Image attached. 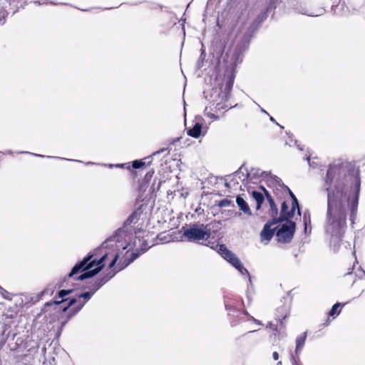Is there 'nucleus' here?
<instances>
[{"label": "nucleus", "instance_id": "nucleus-7", "mask_svg": "<svg viewBox=\"0 0 365 365\" xmlns=\"http://www.w3.org/2000/svg\"><path fill=\"white\" fill-rule=\"evenodd\" d=\"M277 222V221L274 219V221L272 222L267 223L264 225V228L260 233L261 242H263L264 245H267L273 237L275 229H272L271 227L274 224H276Z\"/></svg>", "mask_w": 365, "mask_h": 365}, {"label": "nucleus", "instance_id": "nucleus-20", "mask_svg": "<svg viewBox=\"0 0 365 365\" xmlns=\"http://www.w3.org/2000/svg\"><path fill=\"white\" fill-rule=\"evenodd\" d=\"M144 165H145L144 162L139 161V160H135L133 163V167L134 168H140L143 167Z\"/></svg>", "mask_w": 365, "mask_h": 365}, {"label": "nucleus", "instance_id": "nucleus-19", "mask_svg": "<svg viewBox=\"0 0 365 365\" xmlns=\"http://www.w3.org/2000/svg\"><path fill=\"white\" fill-rule=\"evenodd\" d=\"M73 292L72 289H68V290H61L59 292H58V297L60 298H63L64 297H66V295L69 294L70 293H71Z\"/></svg>", "mask_w": 365, "mask_h": 365}, {"label": "nucleus", "instance_id": "nucleus-23", "mask_svg": "<svg viewBox=\"0 0 365 365\" xmlns=\"http://www.w3.org/2000/svg\"><path fill=\"white\" fill-rule=\"evenodd\" d=\"M118 258V254L113 255V258L111 262L109 264V267L111 268V267H113L114 266V264H115Z\"/></svg>", "mask_w": 365, "mask_h": 365}, {"label": "nucleus", "instance_id": "nucleus-9", "mask_svg": "<svg viewBox=\"0 0 365 365\" xmlns=\"http://www.w3.org/2000/svg\"><path fill=\"white\" fill-rule=\"evenodd\" d=\"M296 207L294 205H292V209L289 211H287L288 206L285 202H284L282 205V210H281V216L279 220H288V219L293 217L294 215V212L296 210Z\"/></svg>", "mask_w": 365, "mask_h": 365}, {"label": "nucleus", "instance_id": "nucleus-24", "mask_svg": "<svg viewBox=\"0 0 365 365\" xmlns=\"http://www.w3.org/2000/svg\"><path fill=\"white\" fill-rule=\"evenodd\" d=\"M91 293H90V292H86V293H84V294H81V295L79 296V297H83V298H84V299H88L91 297Z\"/></svg>", "mask_w": 365, "mask_h": 365}, {"label": "nucleus", "instance_id": "nucleus-2", "mask_svg": "<svg viewBox=\"0 0 365 365\" xmlns=\"http://www.w3.org/2000/svg\"><path fill=\"white\" fill-rule=\"evenodd\" d=\"M109 254V252H105L102 257L98 261L95 259L91 261L93 255L88 256L73 268L71 272L68 274V277H72L80 270H82L84 272L78 277V280H83L93 277L103 269L105 265L104 262Z\"/></svg>", "mask_w": 365, "mask_h": 365}, {"label": "nucleus", "instance_id": "nucleus-28", "mask_svg": "<svg viewBox=\"0 0 365 365\" xmlns=\"http://www.w3.org/2000/svg\"><path fill=\"white\" fill-rule=\"evenodd\" d=\"M294 365H298L295 361H294Z\"/></svg>", "mask_w": 365, "mask_h": 365}, {"label": "nucleus", "instance_id": "nucleus-11", "mask_svg": "<svg viewBox=\"0 0 365 365\" xmlns=\"http://www.w3.org/2000/svg\"><path fill=\"white\" fill-rule=\"evenodd\" d=\"M202 125L201 123H197L193 128L187 130V135L195 138H197L201 135Z\"/></svg>", "mask_w": 365, "mask_h": 365}, {"label": "nucleus", "instance_id": "nucleus-17", "mask_svg": "<svg viewBox=\"0 0 365 365\" xmlns=\"http://www.w3.org/2000/svg\"><path fill=\"white\" fill-rule=\"evenodd\" d=\"M233 86V79L232 78H230L227 83H226V85H225V91L229 93L231 89H232V87Z\"/></svg>", "mask_w": 365, "mask_h": 365}, {"label": "nucleus", "instance_id": "nucleus-21", "mask_svg": "<svg viewBox=\"0 0 365 365\" xmlns=\"http://www.w3.org/2000/svg\"><path fill=\"white\" fill-rule=\"evenodd\" d=\"M290 195L291 197H292L293 199V202H292V205H294L295 207L297 208L298 210V213L300 215V211H299V205H298V202H297V198L295 197V196L293 195V193L292 192H290Z\"/></svg>", "mask_w": 365, "mask_h": 365}, {"label": "nucleus", "instance_id": "nucleus-10", "mask_svg": "<svg viewBox=\"0 0 365 365\" xmlns=\"http://www.w3.org/2000/svg\"><path fill=\"white\" fill-rule=\"evenodd\" d=\"M237 204L240 209L243 211L245 214L248 215H251V210L247 205V203L245 201V200L240 196H237L236 199Z\"/></svg>", "mask_w": 365, "mask_h": 365}, {"label": "nucleus", "instance_id": "nucleus-12", "mask_svg": "<svg viewBox=\"0 0 365 365\" xmlns=\"http://www.w3.org/2000/svg\"><path fill=\"white\" fill-rule=\"evenodd\" d=\"M341 168L337 165H331L327 171V181H332L336 174L341 173Z\"/></svg>", "mask_w": 365, "mask_h": 365}, {"label": "nucleus", "instance_id": "nucleus-27", "mask_svg": "<svg viewBox=\"0 0 365 365\" xmlns=\"http://www.w3.org/2000/svg\"><path fill=\"white\" fill-rule=\"evenodd\" d=\"M133 258L131 259L130 262L133 261L135 259L137 258L138 255H135V254H133Z\"/></svg>", "mask_w": 365, "mask_h": 365}, {"label": "nucleus", "instance_id": "nucleus-22", "mask_svg": "<svg viewBox=\"0 0 365 365\" xmlns=\"http://www.w3.org/2000/svg\"><path fill=\"white\" fill-rule=\"evenodd\" d=\"M230 200H221L219 202L218 205L220 207H227V206L230 205Z\"/></svg>", "mask_w": 365, "mask_h": 365}, {"label": "nucleus", "instance_id": "nucleus-8", "mask_svg": "<svg viewBox=\"0 0 365 365\" xmlns=\"http://www.w3.org/2000/svg\"><path fill=\"white\" fill-rule=\"evenodd\" d=\"M118 242H119V240H118V235H115V236H113L109 239H108L106 241H105L101 247L100 248L101 250H103L104 248H109V249H113V248H115V249H118L119 247H122L123 249H125V246H123L122 245H118Z\"/></svg>", "mask_w": 365, "mask_h": 365}, {"label": "nucleus", "instance_id": "nucleus-4", "mask_svg": "<svg viewBox=\"0 0 365 365\" xmlns=\"http://www.w3.org/2000/svg\"><path fill=\"white\" fill-rule=\"evenodd\" d=\"M276 238L279 242L287 243L291 241L295 231V223L287 220L284 223L279 224L274 227Z\"/></svg>", "mask_w": 365, "mask_h": 365}, {"label": "nucleus", "instance_id": "nucleus-16", "mask_svg": "<svg viewBox=\"0 0 365 365\" xmlns=\"http://www.w3.org/2000/svg\"><path fill=\"white\" fill-rule=\"evenodd\" d=\"M343 305L341 303H336L335 304L332 308L331 309L329 313V317H333L335 318L336 316H338L340 313V310H339V307H341Z\"/></svg>", "mask_w": 365, "mask_h": 365}, {"label": "nucleus", "instance_id": "nucleus-25", "mask_svg": "<svg viewBox=\"0 0 365 365\" xmlns=\"http://www.w3.org/2000/svg\"><path fill=\"white\" fill-rule=\"evenodd\" d=\"M208 117L213 120H218V116L215 115L213 113H208Z\"/></svg>", "mask_w": 365, "mask_h": 365}, {"label": "nucleus", "instance_id": "nucleus-18", "mask_svg": "<svg viewBox=\"0 0 365 365\" xmlns=\"http://www.w3.org/2000/svg\"><path fill=\"white\" fill-rule=\"evenodd\" d=\"M307 160L310 167H312L313 168H316L318 166V162L317 161L315 162V161L313 160L312 162H311V155H308L307 156Z\"/></svg>", "mask_w": 365, "mask_h": 365}, {"label": "nucleus", "instance_id": "nucleus-1", "mask_svg": "<svg viewBox=\"0 0 365 365\" xmlns=\"http://www.w3.org/2000/svg\"><path fill=\"white\" fill-rule=\"evenodd\" d=\"M361 180L358 173L348 175L345 182L328 191V222L327 231L331 235V247L339 250V241L346 227V210L350 211V220L354 223L356 217Z\"/></svg>", "mask_w": 365, "mask_h": 365}, {"label": "nucleus", "instance_id": "nucleus-13", "mask_svg": "<svg viewBox=\"0 0 365 365\" xmlns=\"http://www.w3.org/2000/svg\"><path fill=\"white\" fill-rule=\"evenodd\" d=\"M263 190L267 195V201H268L269 207H270L269 215L272 217L274 218L277 215V207L274 200H272L271 196L268 194V192L266 191V190H264V189H263Z\"/></svg>", "mask_w": 365, "mask_h": 365}, {"label": "nucleus", "instance_id": "nucleus-5", "mask_svg": "<svg viewBox=\"0 0 365 365\" xmlns=\"http://www.w3.org/2000/svg\"><path fill=\"white\" fill-rule=\"evenodd\" d=\"M218 252L230 264H232L242 274H249L247 270L243 267L240 259L224 245H219Z\"/></svg>", "mask_w": 365, "mask_h": 365}, {"label": "nucleus", "instance_id": "nucleus-14", "mask_svg": "<svg viewBox=\"0 0 365 365\" xmlns=\"http://www.w3.org/2000/svg\"><path fill=\"white\" fill-rule=\"evenodd\" d=\"M306 337H307V334L304 332V333L302 334L301 335H299L297 338V339H296V350H295L296 354H298L299 353V351H301V349H302V347L304 344V342H305Z\"/></svg>", "mask_w": 365, "mask_h": 365}, {"label": "nucleus", "instance_id": "nucleus-26", "mask_svg": "<svg viewBox=\"0 0 365 365\" xmlns=\"http://www.w3.org/2000/svg\"><path fill=\"white\" fill-rule=\"evenodd\" d=\"M272 356L274 360H277L279 359V354L277 351H274Z\"/></svg>", "mask_w": 365, "mask_h": 365}, {"label": "nucleus", "instance_id": "nucleus-15", "mask_svg": "<svg viewBox=\"0 0 365 365\" xmlns=\"http://www.w3.org/2000/svg\"><path fill=\"white\" fill-rule=\"evenodd\" d=\"M252 197L255 199L257 202V210H259L263 202L264 198L262 192L257 191L252 192Z\"/></svg>", "mask_w": 365, "mask_h": 365}, {"label": "nucleus", "instance_id": "nucleus-3", "mask_svg": "<svg viewBox=\"0 0 365 365\" xmlns=\"http://www.w3.org/2000/svg\"><path fill=\"white\" fill-rule=\"evenodd\" d=\"M184 236L190 242L207 240L210 236V230L204 225H193L188 228L183 227Z\"/></svg>", "mask_w": 365, "mask_h": 365}, {"label": "nucleus", "instance_id": "nucleus-6", "mask_svg": "<svg viewBox=\"0 0 365 365\" xmlns=\"http://www.w3.org/2000/svg\"><path fill=\"white\" fill-rule=\"evenodd\" d=\"M63 302V300L61 302L58 301H54L51 302H48L45 304L43 310L45 312H47L48 311H52L55 314H62L63 312H65L70 307L73 305L76 302V299H71L68 304L64 307H62L61 306V304Z\"/></svg>", "mask_w": 365, "mask_h": 365}]
</instances>
